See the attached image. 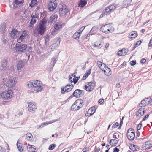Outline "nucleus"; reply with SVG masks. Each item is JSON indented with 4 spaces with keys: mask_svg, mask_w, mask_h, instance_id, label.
Listing matches in <instances>:
<instances>
[{
    "mask_svg": "<svg viewBox=\"0 0 152 152\" xmlns=\"http://www.w3.org/2000/svg\"><path fill=\"white\" fill-rule=\"evenodd\" d=\"M50 37L49 35H47L45 37V42H49L50 40Z\"/></svg>",
    "mask_w": 152,
    "mask_h": 152,
    "instance_id": "obj_53",
    "label": "nucleus"
},
{
    "mask_svg": "<svg viewBox=\"0 0 152 152\" xmlns=\"http://www.w3.org/2000/svg\"><path fill=\"white\" fill-rule=\"evenodd\" d=\"M118 142V140L115 139H111L110 141V145L113 146H116L117 145Z\"/></svg>",
    "mask_w": 152,
    "mask_h": 152,
    "instance_id": "obj_33",
    "label": "nucleus"
},
{
    "mask_svg": "<svg viewBox=\"0 0 152 152\" xmlns=\"http://www.w3.org/2000/svg\"><path fill=\"white\" fill-rule=\"evenodd\" d=\"M142 124L141 123H140L137 126V130H140V129L141 128V127L142 126Z\"/></svg>",
    "mask_w": 152,
    "mask_h": 152,
    "instance_id": "obj_60",
    "label": "nucleus"
},
{
    "mask_svg": "<svg viewBox=\"0 0 152 152\" xmlns=\"http://www.w3.org/2000/svg\"><path fill=\"white\" fill-rule=\"evenodd\" d=\"M37 0H31L29 6L31 7L32 8L34 7V6L37 4Z\"/></svg>",
    "mask_w": 152,
    "mask_h": 152,
    "instance_id": "obj_38",
    "label": "nucleus"
},
{
    "mask_svg": "<svg viewBox=\"0 0 152 152\" xmlns=\"http://www.w3.org/2000/svg\"><path fill=\"white\" fill-rule=\"evenodd\" d=\"M20 34V32L15 28L13 29L10 33V37L13 39L16 38Z\"/></svg>",
    "mask_w": 152,
    "mask_h": 152,
    "instance_id": "obj_9",
    "label": "nucleus"
},
{
    "mask_svg": "<svg viewBox=\"0 0 152 152\" xmlns=\"http://www.w3.org/2000/svg\"><path fill=\"white\" fill-rule=\"evenodd\" d=\"M31 18L32 19H35V18H38V16L36 14H34L33 13L31 16Z\"/></svg>",
    "mask_w": 152,
    "mask_h": 152,
    "instance_id": "obj_49",
    "label": "nucleus"
},
{
    "mask_svg": "<svg viewBox=\"0 0 152 152\" xmlns=\"http://www.w3.org/2000/svg\"><path fill=\"white\" fill-rule=\"evenodd\" d=\"M103 63L101 62L100 61H97V64L98 65V66L102 70V64L103 65Z\"/></svg>",
    "mask_w": 152,
    "mask_h": 152,
    "instance_id": "obj_47",
    "label": "nucleus"
},
{
    "mask_svg": "<svg viewBox=\"0 0 152 152\" xmlns=\"http://www.w3.org/2000/svg\"><path fill=\"white\" fill-rule=\"evenodd\" d=\"M33 83V87H35L36 86L41 85L42 82L39 80H32Z\"/></svg>",
    "mask_w": 152,
    "mask_h": 152,
    "instance_id": "obj_34",
    "label": "nucleus"
},
{
    "mask_svg": "<svg viewBox=\"0 0 152 152\" xmlns=\"http://www.w3.org/2000/svg\"><path fill=\"white\" fill-rule=\"evenodd\" d=\"M25 62L23 60L18 61L17 65V69L18 70H21L24 66Z\"/></svg>",
    "mask_w": 152,
    "mask_h": 152,
    "instance_id": "obj_19",
    "label": "nucleus"
},
{
    "mask_svg": "<svg viewBox=\"0 0 152 152\" xmlns=\"http://www.w3.org/2000/svg\"><path fill=\"white\" fill-rule=\"evenodd\" d=\"M26 139L29 141H31L33 140V137L31 134L30 133H28L26 134Z\"/></svg>",
    "mask_w": 152,
    "mask_h": 152,
    "instance_id": "obj_36",
    "label": "nucleus"
},
{
    "mask_svg": "<svg viewBox=\"0 0 152 152\" xmlns=\"http://www.w3.org/2000/svg\"><path fill=\"white\" fill-rule=\"evenodd\" d=\"M128 52V50L127 49L124 48L118 51L117 54L119 56H124Z\"/></svg>",
    "mask_w": 152,
    "mask_h": 152,
    "instance_id": "obj_20",
    "label": "nucleus"
},
{
    "mask_svg": "<svg viewBox=\"0 0 152 152\" xmlns=\"http://www.w3.org/2000/svg\"><path fill=\"white\" fill-rule=\"evenodd\" d=\"M33 34L36 37L38 36L39 34H38V32L37 31V30H34L33 32Z\"/></svg>",
    "mask_w": 152,
    "mask_h": 152,
    "instance_id": "obj_54",
    "label": "nucleus"
},
{
    "mask_svg": "<svg viewBox=\"0 0 152 152\" xmlns=\"http://www.w3.org/2000/svg\"><path fill=\"white\" fill-rule=\"evenodd\" d=\"M119 151V149L116 147L113 150V152H118Z\"/></svg>",
    "mask_w": 152,
    "mask_h": 152,
    "instance_id": "obj_64",
    "label": "nucleus"
},
{
    "mask_svg": "<svg viewBox=\"0 0 152 152\" xmlns=\"http://www.w3.org/2000/svg\"><path fill=\"white\" fill-rule=\"evenodd\" d=\"M130 148L131 150H132L133 151H137L139 149L138 146L134 144L131 145Z\"/></svg>",
    "mask_w": 152,
    "mask_h": 152,
    "instance_id": "obj_35",
    "label": "nucleus"
},
{
    "mask_svg": "<svg viewBox=\"0 0 152 152\" xmlns=\"http://www.w3.org/2000/svg\"><path fill=\"white\" fill-rule=\"evenodd\" d=\"M53 45H52L50 46L48 49V52L49 54H50L52 51H53L55 48Z\"/></svg>",
    "mask_w": 152,
    "mask_h": 152,
    "instance_id": "obj_37",
    "label": "nucleus"
},
{
    "mask_svg": "<svg viewBox=\"0 0 152 152\" xmlns=\"http://www.w3.org/2000/svg\"><path fill=\"white\" fill-rule=\"evenodd\" d=\"M80 77H75L73 79V82L74 84H76V83L78 81Z\"/></svg>",
    "mask_w": 152,
    "mask_h": 152,
    "instance_id": "obj_48",
    "label": "nucleus"
},
{
    "mask_svg": "<svg viewBox=\"0 0 152 152\" xmlns=\"http://www.w3.org/2000/svg\"><path fill=\"white\" fill-rule=\"evenodd\" d=\"M99 28V27L97 26H94L91 29V31L93 32L95 31H96Z\"/></svg>",
    "mask_w": 152,
    "mask_h": 152,
    "instance_id": "obj_46",
    "label": "nucleus"
},
{
    "mask_svg": "<svg viewBox=\"0 0 152 152\" xmlns=\"http://www.w3.org/2000/svg\"><path fill=\"white\" fill-rule=\"evenodd\" d=\"M58 17V16L56 14H54L49 18V19H47L48 23L55 22L56 21Z\"/></svg>",
    "mask_w": 152,
    "mask_h": 152,
    "instance_id": "obj_15",
    "label": "nucleus"
},
{
    "mask_svg": "<svg viewBox=\"0 0 152 152\" xmlns=\"http://www.w3.org/2000/svg\"><path fill=\"white\" fill-rule=\"evenodd\" d=\"M141 43V41H140V43H139V44H138V43H136L135 44H134V47H133L134 49L135 48H136L137 47H138L140 44V43Z\"/></svg>",
    "mask_w": 152,
    "mask_h": 152,
    "instance_id": "obj_61",
    "label": "nucleus"
},
{
    "mask_svg": "<svg viewBox=\"0 0 152 152\" xmlns=\"http://www.w3.org/2000/svg\"><path fill=\"white\" fill-rule=\"evenodd\" d=\"M19 140H18L17 141L16 145L17 148L20 152H22L23 150V146L22 144L19 142Z\"/></svg>",
    "mask_w": 152,
    "mask_h": 152,
    "instance_id": "obj_26",
    "label": "nucleus"
},
{
    "mask_svg": "<svg viewBox=\"0 0 152 152\" xmlns=\"http://www.w3.org/2000/svg\"><path fill=\"white\" fill-rule=\"evenodd\" d=\"M144 110L143 109L140 108L139 109L136 114L137 116L140 117L142 116L144 113Z\"/></svg>",
    "mask_w": 152,
    "mask_h": 152,
    "instance_id": "obj_31",
    "label": "nucleus"
},
{
    "mask_svg": "<svg viewBox=\"0 0 152 152\" xmlns=\"http://www.w3.org/2000/svg\"><path fill=\"white\" fill-rule=\"evenodd\" d=\"M0 32L1 34L4 33L6 31V23H2L0 26Z\"/></svg>",
    "mask_w": 152,
    "mask_h": 152,
    "instance_id": "obj_23",
    "label": "nucleus"
},
{
    "mask_svg": "<svg viewBox=\"0 0 152 152\" xmlns=\"http://www.w3.org/2000/svg\"><path fill=\"white\" fill-rule=\"evenodd\" d=\"M16 78L14 75H12V77H10L8 79L3 78V82L7 87L12 88L14 86L16 83Z\"/></svg>",
    "mask_w": 152,
    "mask_h": 152,
    "instance_id": "obj_1",
    "label": "nucleus"
},
{
    "mask_svg": "<svg viewBox=\"0 0 152 152\" xmlns=\"http://www.w3.org/2000/svg\"><path fill=\"white\" fill-rule=\"evenodd\" d=\"M48 20L47 19L44 18L40 21L39 26L46 28L45 25L48 22Z\"/></svg>",
    "mask_w": 152,
    "mask_h": 152,
    "instance_id": "obj_25",
    "label": "nucleus"
},
{
    "mask_svg": "<svg viewBox=\"0 0 152 152\" xmlns=\"http://www.w3.org/2000/svg\"><path fill=\"white\" fill-rule=\"evenodd\" d=\"M87 3V0H80L79 3V7L82 8L86 5Z\"/></svg>",
    "mask_w": 152,
    "mask_h": 152,
    "instance_id": "obj_28",
    "label": "nucleus"
},
{
    "mask_svg": "<svg viewBox=\"0 0 152 152\" xmlns=\"http://www.w3.org/2000/svg\"><path fill=\"white\" fill-rule=\"evenodd\" d=\"M85 89L87 91L91 92L93 90L94 88L93 87L88 86H85Z\"/></svg>",
    "mask_w": 152,
    "mask_h": 152,
    "instance_id": "obj_40",
    "label": "nucleus"
},
{
    "mask_svg": "<svg viewBox=\"0 0 152 152\" xmlns=\"http://www.w3.org/2000/svg\"><path fill=\"white\" fill-rule=\"evenodd\" d=\"M36 109V106L34 103L30 102L28 106V110L30 112L35 111Z\"/></svg>",
    "mask_w": 152,
    "mask_h": 152,
    "instance_id": "obj_16",
    "label": "nucleus"
},
{
    "mask_svg": "<svg viewBox=\"0 0 152 152\" xmlns=\"http://www.w3.org/2000/svg\"><path fill=\"white\" fill-rule=\"evenodd\" d=\"M113 137L115 139H118L119 137L118 134L117 133H115L113 136Z\"/></svg>",
    "mask_w": 152,
    "mask_h": 152,
    "instance_id": "obj_50",
    "label": "nucleus"
},
{
    "mask_svg": "<svg viewBox=\"0 0 152 152\" xmlns=\"http://www.w3.org/2000/svg\"><path fill=\"white\" fill-rule=\"evenodd\" d=\"M137 35V33L136 31H132L129 34L128 37L129 38L132 39L135 37Z\"/></svg>",
    "mask_w": 152,
    "mask_h": 152,
    "instance_id": "obj_30",
    "label": "nucleus"
},
{
    "mask_svg": "<svg viewBox=\"0 0 152 152\" xmlns=\"http://www.w3.org/2000/svg\"><path fill=\"white\" fill-rule=\"evenodd\" d=\"M42 87L40 85L39 86H36L34 87H33L32 88L31 90L32 91L34 90L35 92H37L40 91L42 89Z\"/></svg>",
    "mask_w": 152,
    "mask_h": 152,
    "instance_id": "obj_24",
    "label": "nucleus"
},
{
    "mask_svg": "<svg viewBox=\"0 0 152 152\" xmlns=\"http://www.w3.org/2000/svg\"><path fill=\"white\" fill-rule=\"evenodd\" d=\"M56 62V58L54 57H53L51 59V62L50 63L51 65L50 66V69L52 70Z\"/></svg>",
    "mask_w": 152,
    "mask_h": 152,
    "instance_id": "obj_27",
    "label": "nucleus"
},
{
    "mask_svg": "<svg viewBox=\"0 0 152 152\" xmlns=\"http://www.w3.org/2000/svg\"><path fill=\"white\" fill-rule=\"evenodd\" d=\"M23 2V0H15L13 3V6L15 8H18L21 6Z\"/></svg>",
    "mask_w": 152,
    "mask_h": 152,
    "instance_id": "obj_17",
    "label": "nucleus"
},
{
    "mask_svg": "<svg viewBox=\"0 0 152 152\" xmlns=\"http://www.w3.org/2000/svg\"><path fill=\"white\" fill-rule=\"evenodd\" d=\"M84 28L85 27L83 26L79 29L78 31L79 32H80V33L81 34V32L83 31V30L84 29Z\"/></svg>",
    "mask_w": 152,
    "mask_h": 152,
    "instance_id": "obj_63",
    "label": "nucleus"
},
{
    "mask_svg": "<svg viewBox=\"0 0 152 152\" xmlns=\"http://www.w3.org/2000/svg\"><path fill=\"white\" fill-rule=\"evenodd\" d=\"M7 59H4L1 62V66L0 70L1 71H4L7 69Z\"/></svg>",
    "mask_w": 152,
    "mask_h": 152,
    "instance_id": "obj_14",
    "label": "nucleus"
},
{
    "mask_svg": "<svg viewBox=\"0 0 152 152\" xmlns=\"http://www.w3.org/2000/svg\"><path fill=\"white\" fill-rule=\"evenodd\" d=\"M84 95V92L83 91L80 89L76 90L69 97V98H71L74 97L76 98H79L81 97Z\"/></svg>",
    "mask_w": 152,
    "mask_h": 152,
    "instance_id": "obj_6",
    "label": "nucleus"
},
{
    "mask_svg": "<svg viewBox=\"0 0 152 152\" xmlns=\"http://www.w3.org/2000/svg\"><path fill=\"white\" fill-rule=\"evenodd\" d=\"M60 44V41L57 40L56 41V42L53 44V46H54V47H58L59 45Z\"/></svg>",
    "mask_w": 152,
    "mask_h": 152,
    "instance_id": "obj_44",
    "label": "nucleus"
},
{
    "mask_svg": "<svg viewBox=\"0 0 152 152\" xmlns=\"http://www.w3.org/2000/svg\"><path fill=\"white\" fill-rule=\"evenodd\" d=\"M68 12V10L66 6H63L62 8H60L59 10L60 15L61 16L64 15Z\"/></svg>",
    "mask_w": 152,
    "mask_h": 152,
    "instance_id": "obj_11",
    "label": "nucleus"
},
{
    "mask_svg": "<svg viewBox=\"0 0 152 152\" xmlns=\"http://www.w3.org/2000/svg\"><path fill=\"white\" fill-rule=\"evenodd\" d=\"M46 28L44 27H42L39 26L38 28L37 29V31L38 34L40 35H43L46 31Z\"/></svg>",
    "mask_w": 152,
    "mask_h": 152,
    "instance_id": "obj_21",
    "label": "nucleus"
},
{
    "mask_svg": "<svg viewBox=\"0 0 152 152\" xmlns=\"http://www.w3.org/2000/svg\"><path fill=\"white\" fill-rule=\"evenodd\" d=\"M115 9V7L114 4H112L107 7L104 12V14L107 15L108 13L114 11Z\"/></svg>",
    "mask_w": 152,
    "mask_h": 152,
    "instance_id": "obj_12",
    "label": "nucleus"
},
{
    "mask_svg": "<svg viewBox=\"0 0 152 152\" xmlns=\"http://www.w3.org/2000/svg\"><path fill=\"white\" fill-rule=\"evenodd\" d=\"M148 99H145L143 100H142L141 103L139 104V106L140 107H143L146 105L147 104V102H146V101L148 100Z\"/></svg>",
    "mask_w": 152,
    "mask_h": 152,
    "instance_id": "obj_29",
    "label": "nucleus"
},
{
    "mask_svg": "<svg viewBox=\"0 0 152 152\" xmlns=\"http://www.w3.org/2000/svg\"><path fill=\"white\" fill-rule=\"evenodd\" d=\"M136 64V61L135 60H132L130 62V64L132 66H133Z\"/></svg>",
    "mask_w": 152,
    "mask_h": 152,
    "instance_id": "obj_58",
    "label": "nucleus"
},
{
    "mask_svg": "<svg viewBox=\"0 0 152 152\" xmlns=\"http://www.w3.org/2000/svg\"><path fill=\"white\" fill-rule=\"evenodd\" d=\"M132 0H124V5L129 4L131 2Z\"/></svg>",
    "mask_w": 152,
    "mask_h": 152,
    "instance_id": "obj_43",
    "label": "nucleus"
},
{
    "mask_svg": "<svg viewBox=\"0 0 152 152\" xmlns=\"http://www.w3.org/2000/svg\"><path fill=\"white\" fill-rule=\"evenodd\" d=\"M127 137L129 140H132L135 137L134 130L132 128H129L127 131Z\"/></svg>",
    "mask_w": 152,
    "mask_h": 152,
    "instance_id": "obj_8",
    "label": "nucleus"
},
{
    "mask_svg": "<svg viewBox=\"0 0 152 152\" xmlns=\"http://www.w3.org/2000/svg\"><path fill=\"white\" fill-rule=\"evenodd\" d=\"M113 29L112 26L109 24H106L102 26L100 30L102 32L105 34H109L113 31Z\"/></svg>",
    "mask_w": 152,
    "mask_h": 152,
    "instance_id": "obj_3",
    "label": "nucleus"
},
{
    "mask_svg": "<svg viewBox=\"0 0 152 152\" xmlns=\"http://www.w3.org/2000/svg\"><path fill=\"white\" fill-rule=\"evenodd\" d=\"M54 28L56 30H58L62 27L61 25H59L58 23H56L54 26Z\"/></svg>",
    "mask_w": 152,
    "mask_h": 152,
    "instance_id": "obj_42",
    "label": "nucleus"
},
{
    "mask_svg": "<svg viewBox=\"0 0 152 152\" xmlns=\"http://www.w3.org/2000/svg\"><path fill=\"white\" fill-rule=\"evenodd\" d=\"M87 85V86H88L93 87L94 88V87L95 86V84L94 83H93L91 82H90L88 83Z\"/></svg>",
    "mask_w": 152,
    "mask_h": 152,
    "instance_id": "obj_55",
    "label": "nucleus"
},
{
    "mask_svg": "<svg viewBox=\"0 0 152 152\" xmlns=\"http://www.w3.org/2000/svg\"><path fill=\"white\" fill-rule=\"evenodd\" d=\"M95 47H98L99 48H100L102 47V46L101 47L100 46L101 45V42L99 41H97L93 45Z\"/></svg>",
    "mask_w": 152,
    "mask_h": 152,
    "instance_id": "obj_39",
    "label": "nucleus"
},
{
    "mask_svg": "<svg viewBox=\"0 0 152 152\" xmlns=\"http://www.w3.org/2000/svg\"><path fill=\"white\" fill-rule=\"evenodd\" d=\"M36 22V20L35 19H31L30 22V24L34 25L35 23Z\"/></svg>",
    "mask_w": 152,
    "mask_h": 152,
    "instance_id": "obj_57",
    "label": "nucleus"
},
{
    "mask_svg": "<svg viewBox=\"0 0 152 152\" xmlns=\"http://www.w3.org/2000/svg\"><path fill=\"white\" fill-rule=\"evenodd\" d=\"M89 150V148L88 147H85L83 149V152H86L87 151H88Z\"/></svg>",
    "mask_w": 152,
    "mask_h": 152,
    "instance_id": "obj_62",
    "label": "nucleus"
},
{
    "mask_svg": "<svg viewBox=\"0 0 152 152\" xmlns=\"http://www.w3.org/2000/svg\"><path fill=\"white\" fill-rule=\"evenodd\" d=\"M27 48V45L26 44H20L16 46L14 48V49L16 52H20L22 53Z\"/></svg>",
    "mask_w": 152,
    "mask_h": 152,
    "instance_id": "obj_5",
    "label": "nucleus"
},
{
    "mask_svg": "<svg viewBox=\"0 0 152 152\" xmlns=\"http://www.w3.org/2000/svg\"><path fill=\"white\" fill-rule=\"evenodd\" d=\"M56 145L55 144H52L49 146L48 149L50 150H53L54 148L55 147H56Z\"/></svg>",
    "mask_w": 152,
    "mask_h": 152,
    "instance_id": "obj_45",
    "label": "nucleus"
},
{
    "mask_svg": "<svg viewBox=\"0 0 152 152\" xmlns=\"http://www.w3.org/2000/svg\"><path fill=\"white\" fill-rule=\"evenodd\" d=\"M91 72V70L90 69L88 72L85 74L84 75L85 77V76L86 77H87L88 75L90 74Z\"/></svg>",
    "mask_w": 152,
    "mask_h": 152,
    "instance_id": "obj_52",
    "label": "nucleus"
},
{
    "mask_svg": "<svg viewBox=\"0 0 152 152\" xmlns=\"http://www.w3.org/2000/svg\"><path fill=\"white\" fill-rule=\"evenodd\" d=\"M13 92L11 90H9L2 92L0 94L1 97L5 99H10L12 96Z\"/></svg>",
    "mask_w": 152,
    "mask_h": 152,
    "instance_id": "obj_4",
    "label": "nucleus"
},
{
    "mask_svg": "<svg viewBox=\"0 0 152 152\" xmlns=\"http://www.w3.org/2000/svg\"><path fill=\"white\" fill-rule=\"evenodd\" d=\"M56 7V4L54 2L50 1L48 6V9L50 11H53Z\"/></svg>",
    "mask_w": 152,
    "mask_h": 152,
    "instance_id": "obj_13",
    "label": "nucleus"
},
{
    "mask_svg": "<svg viewBox=\"0 0 152 152\" xmlns=\"http://www.w3.org/2000/svg\"><path fill=\"white\" fill-rule=\"evenodd\" d=\"M25 31H24L22 34L21 35L20 37L17 39V42L18 43L21 42L25 38V36L27 35V34L25 33Z\"/></svg>",
    "mask_w": 152,
    "mask_h": 152,
    "instance_id": "obj_22",
    "label": "nucleus"
},
{
    "mask_svg": "<svg viewBox=\"0 0 152 152\" xmlns=\"http://www.w3.org/2000/svg\"><path fill=\"white\" fill-rule=\"evenodd\" d=\"M33 84L32 81L31 80L27 82L26 83V86L28 87H33Z\"/></svg>",
    "mask_w": 152,
    "mask_h": 152,
    "instance_id": "obj_41",
    "label": "nucleus"
},
{
    "mask_svg": "<svg viewBox=\"0 0 152 152\" xmlns=\"http://www.w3.org/2000/svg\"><path fill=\"white\" fill-rule=\"evenodd\" d=\"M89 109L90 110L91 112L93 114L95 113L96 110L95 107H91Z\"/></svg>",
    "mask_w": 152,
    "mask_h": 152,
    "instance_id": "obj_51",
    "label": "nucleus"
},
{
    "mask_svg": "<svg viewBox=\"0 0 152 152\" xmlns=\"http://www.w3.org/2000/svg\"><path fill=\"white\" fill-rule=\"evenodd\" d=\"M152 147V141H148L144 142L142 146L144 149L148 150Z\"/></svg>",
    "mask_w": 152,
    "mask_h": 152,
    "instance_id": "obj_10",
    "label": "nucleus"
},
{
    "mask_svg": "<svg viewBox=\"0 0 152 152\" xmlns=\"http://www.w3.org/2000/svg\"><path fill=\"white\" fill-rule=\"evenodd\" d=\"M118 125H119L118 123L117 122H116L115 123V124H113V125L112 126V127L114 128H116L118 126Z\"/></svg>",
    "mask_w": 152,
    "mask_h": 152,
    "instance_id": "obj_59",
    "label": "nucleus"
},
{
    "mask_svg": "<svg viewBox=\"0 0 152 152\" xmlns=\"http://www.w3.org/2000/svg\"><path fill=\"white\" fill-rule=\"evenodd\" d=\"M80 35V32L78 31L75 32L73 36V38L76 40H78L79 39V37Z\"/></svg>",
    "mask_w": 152,
    "mask_h": 152,
    "instance_id": "obj_32",
    "label": "nucleus"
},
{
    "mask_svg": "<svg viewBox=\"0 0 152 152\" xmlns=\"http://www.w3.org/2000/svg\"><path fill=\"white\" fill-rule=\"evenodd\" d=\"M103 65L104 68V69L103 68L102 70L104 72L105 75L107 76H109L111 74V69L107 67L104 63H103Z\"/></svg>",
    "mask_w": 152,
    "mask_h": 152,
    "instance_id": "obj_18",
    "label": "nucleus"
},
{
    "mask_svg": "<svg viewBox=\"0 0 152 152\" xmlns=\"http://www.w3.org/2000/svg\"><path fill=\"white\" fill-rule=\"evenodd\" d=\"M49 45V42H45V44L44 46V47H42L41 48L43 49H45L46 48V47L48 46Z\"/></svg>",
    "mask_w": 152,
    "mask_h": 152,
    "instance_id": "obj_56",
    "label": "nucleus"
},
{
    "mask_svg": "<svg viewBox=\"0 0 152 152\" xmlns=\"http://www.w3.org/2000/svg\"><path fill=\"white\" fill-rule=\"evenodd\" d=\"M73 87L74 86L72 84H67L66 86H62L61 88V94H64L65 92H68L71 91L73 88Z\"/></svg>",
    "mask_w": 152,
    "mask_h": 152,
    "instance_id": "obj_7",
    "label": "nucleus"
},
{
    "mask_svg": "<svg viewBox=\"0 0 152 152\" xmlns=\"http://www.w3.org/2000/svg\"><path fill=\"white\" fill-rule=\"evenodd\" d=\"M84 103L83 100L77 99L76 100L71 106V109L72 111H76L82 108Z\"/></svg>",
    "mask_w": 152,
    "mask_h": 152,
    "instance_id": "obj_2",
    "label": "nucleus"
}]
</instances>
